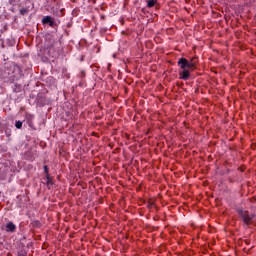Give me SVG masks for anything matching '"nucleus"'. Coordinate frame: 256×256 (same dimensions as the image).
I'll list each match as a JSON object with an SVG mask.
<instances>
[{
	"label": "nucleus",
	"instance_id": "f257e3e1",
	"mask_svg": "<svg viewBox=\"0 0 256 256\" xmlns=\"http://www.w3.org/2000/svg\"><path fill=\"white\" fill-rule=\"evenodd\" d=\"M198 62L197 58H191L190 62L187 58H181L178 61V65H180L181 69H191V71H195Z\"/></svg>",
	"mask_w": 256,
	"mask_h": 256
},
{
	"label": "nucleus",
	"instance_id": "f03ea898",
	"mask_svg": "<svg viewBox=\"0 0 256 256\" xmlns=\"http://www.w3.org/2000/svg\"><path fill=\"white\" fill-rule=\"evenodd\" d=\"M239 214L241 215L245 225H251V222L255 219V214H249L248 211L240 210Z\"/></svg>",
	"mask_w": 256,
	"mask_h": 256
},
{
	"label": "nucleus",
	"instance_id": "7ed1b4c3",
	"mask_svg": "<svg viewBox=\"0 0 256 256\" xmlns=\"http://www.w3.org/2000/svg\"><path fill=\"white\" fill-rule=\"evenodd\" d=\"M182 69H183V71L179 73V77H180V79L187 81V79H189V77H191V71H189V69H187V68H182Z\"/></svg>",
	"mask_w": 256,
	"mask_h": 256
},
{
	"label": "nucleus",
	"instance_id": "20e7f679",
	"mask_svg": "<svg viewBox=\"0 0 256 256\" xmlns=\"http://www.w3.org/2000/svg\"><path fill=\"white\" fill-rule=\"evenodd\" d=\"M43 25H49L50 27H54L55 22L53 21V18L51 16H46L42 19Z\"/></svg>",
	"mask_w": 256,
	"mask_h": 256
},
{
	"label": "nucleus",
	"instance_id": "39448f33",
	"mask_svg": "<svg viewBox=\"0 0 256 256\" xmlns=\"http://www.w3.org/2000/svg\"><path fill=\"white\" fill-rule=\"evenodd\" d=\"M15 229H17V227L13 224V222H9L6 225V231L7 233H13L15 231Z\"/></svg>",
	"mask_w": 256,
	"mask_h": 256
},
{
	"label": "nucleus",
	"instance_id": "423d86ee",
	"mask_svg": "<svg viewBox=\"0 0 256 256\" xmlns=\"http://www.w3.org/2000/svg\"><path fill=\"white\" fill-rule=\"evenodd\" d=\"M157 5V0H148L147 1V7L151 9V7H155Z\"/></svg>",
	"mask_w": 256,
	"mask_h": 256
},
{
	"label": "nucleus",
	"instance_id": "0eeeda50",
	"mask_svg": "<svg viewBox=\"0 0 256 256\" xmlns=\"http://www.w3.org/2000/svg\"><path fill=\"white\" fill-rule=\"evenodd\" d=\"M15 126H16L17 129H21V127H23V122H21V121H16Z\"/></svg>",
	"mask_w": 256,
	"mask_h": 256
},
{
	"label": "nucleus",
	"instance_id": "6e6552de",
	"mask_svg": "<svg viewBox=\"0 0 256 256\" xmlns=\"http://www.w3.org/2000/svg\"><path fill=\"white\" fill-rule=\"evenodd\" d=\"M44 171H45L46 175H49V167L44 166Z\"/></svg>",
	"mask_w": 256,
	"mask_h": 256
},
{
	"label": "nucleus",
	"instance_id": "1a4fd4ad",
	"mask_svg": "<svg viewBox=\"0 0 256 256\" xmlns=\"http://www.w3.org/2000/svg\"><path fill=\"white\" fill-rule=\"evenodd\" d=\"M20 13H21V15H25V13H27V10L22 9V10H20Z\"/></svg>",
	"mask_w": 256,
	"mask_h": 256
},
{
	"label": "nucleus",
	"instance_id": "9d476101",
	"mask_svg": "<svg viewBox=\"0 0 256 256\" xmlns=\"http://www.w3.org/2000/svg\"><path fill=\"white\" fill-rule=\"evenodd\" d=\"M148 204H149V206L151 207V206L155 205V202H153V201L150 200V201L148 202Z\"/></svg>",
	"mask_w": 256,
	"mask_h": 256
},
{
	"label": "nucleus",
	"instance_id": "9b49d317",
	"mask_svg": "<svg viewBox=\"0 0 256 256\" xmlns=\"http://www.w3.org/2000/svg\"><path fill=\"white\" fill-rule=\"evenodd\" d=\"M46 176H47V179H48L47 183L48 184L51 183V177H49V175H46Z\"/></svg>",
	"mask_w": 256,
	"mask_h": 256
},
{
	"label": "nucleus",
	"instance_id": "f8f14e48",
	"mask_svg": "<svg viewBox=\"0 0 256 256\" xmlns=\"http://www.w3.org/2000/svg\"><path fill=\"white\" fill-rule=\"evenodd\" d=\"M46 49L47 51H49V49H53V45L46 47Z\"/></svg>",
	"mask_w": 256,
	"mask_h": 256
}]
</instances>
